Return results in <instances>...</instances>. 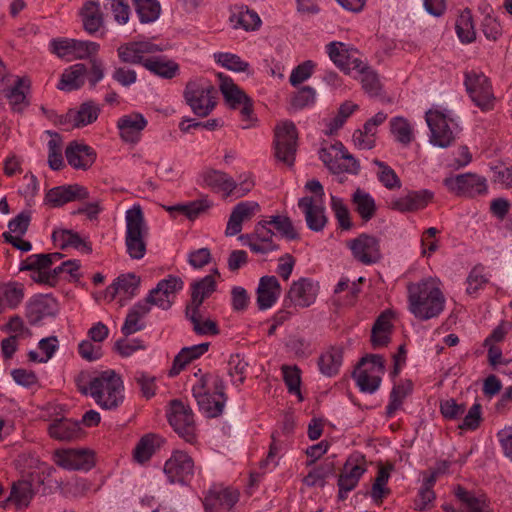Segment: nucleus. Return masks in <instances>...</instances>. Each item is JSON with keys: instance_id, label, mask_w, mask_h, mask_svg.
I'll return each instance as SVG.
<instances>
[{"instance_id": "1", "label": "nucleus", "mask_w": 512, "mask_h": 512, "mask_svg": "<svg viewBox=\"0 0 512 512\" xmlns=\"http://www.w3.org/2000/svg\"><path fill=\"white\" fill-rule=\"evenodd\" d=\"M408 310L419 321L438 317L445 308V296L433 278L407 286Z\"/></svg>"}, {"instance_id": "2", "label": "nucleus", "mask_w": 512, "mask_h": 512, "mask_svg": "<svg viewBox=\"0 0 512 512\" xmlns=\"http://www.w3.org/2000/svg\"><path fill=\"white\" fill-rule=\"evenodd\" d=\"M83 395H90L97 405L105 410L117 409L125 399L124 383L121 376L112 369L92 378L89 386H79Z\"/></svg>"}, {"instance_id": "3", "label": "nucleus", "mask_w": 512, "mask_h": 512, "mask_svg": "<svg viewBox=\"0 0 512 512\" xmlns=\"http://www.w3.org/2000/svg\"><path fill=\"white\" fill-rule=\"evenodd\" d=\"M217 89L208 80L200 78L187 82L184 99L193 113L199 117L208 116L215 108Z\"/></svg>"}, {"instance_id": "4", "label": "nucleus", "mask_w": 512, "mask_h": 512, "mask_svg": "<svg viewBox=\"0 0 512 512\" xmlns=\"http://www.w3.org/2000/svg\"><path fill=\"white\" fill-rule=\"evenodd\" d=\"M148 228L145 224L143 212L140 206H134L126 212V237L125 245L127 253L134 260L142 259L146 254L145 237Z\"/></svg>"}, {"instance_id": "5", "label": "nucleus", "mask_w": 512, "mask_h": 512, "mask_svg": "<svg viewBox=\"0 0 512 512\" xmlns=\"http://www.w3.org/2000/svg\"><path fill=\"white\" fill-rule=\"evenodd\" d=\"M464 76V85L473 103L482 111L492 110L495 97L489 78L476 71L465 72Z\"/></svg>"}, {"instance_id": "6", "label": "nucleus", "mask_w": 512, "mask_h": 512, "mask_svg": "<svg viewBox=\"0 0 512 512\" xmlns=\"http://www.w3.org/2000/svg\"><path fill=\"white\" fill-rule=\"evenodd\" d=\"M297 140V128L292 121H284L278 124L274 130L276 158L288 166H292L295 161Z\"/></svg>"}, {"instance_id": "7", "label": "nucleus", "mask_w": 512, "mask_h": 512, "mask_svg": "<svg viewBox=\"0 0 512 512\" xmlns=\"http://www.w3.org/2000/svg\"><path fill=\"white\" fill-rule=\"evenodd\" d=\"M168 422L174 431L186 442L193 443L196 438V426L192 410L182 401L174 399L167 412Z\"/></svg>"}, {"instance_id": "8", "label": "nucleus", "mask_w": 512, "mask_h": 512, "mask_svg": "<svg viewBox=\"0 0 512 512\" xmlns=\"http://www.w3.org/2000/svg\"><path fill=\"white\" fill-rule=\"evenodd\" d=\"M51 51L59 58L85 59L95 56L99 50V44L93 41H82L71 38H57L50 42Z\"/></svg>"}, {"instance_id": "9", "label": "nucleus", "mask_w": 512, "mask_h": 512, "mask_svg": "<svg viewBox=\"0 0 512 512\" xmlns=\"http://www.w3.org/2000/svg\"><path fill=\"white\" fill-rule=\"evenodd\" d=\"M53 460L66 470L89 471L95 466V454L88 449H57L53 453Z\"/></svg>"}, {"instance_id": "10", "label": "nucleus", "mask_w": 512, "mask_h": 512, "mask_svg": "<svg viewBox=\"0 0 512 512\" xmlns=\"http://www.w3.org/2000/svg\"><path fill=\"white\" fill-rule=\"evenodd\" d=\"M164 472L170 483L188 484L194 475V461L186 452L175 450L165 462Z\"/></svg>"}, {"instance_id": "11", "label": "nucleus", "mask_w": 512, "mask_h": 512, "mask_svg": "<svg viewBox=\"0 0 512 512\" xmlns=\"http://www.w3.org/2000/svg\"><path fill=\"white\" fill-rule=\"evenodd\" d=\"M364 462V456L351 455L348 457L338 476V500L344 501L347 498V493L356 488L361 477L366 472Z\"/></svg>"}, {"instance_id": "12", "label": "nucleus", "mask_w": 512, "mask_h": 512, "mask_svg": "<svg viewBox=\"0 0 512 512\" xmlns=\"http://www.w3.org/2000/svg\"><path fill=\"white\" fill-rule=\"evenodd\" d=\"M347 246L354 259L364 265L375 264L382 257L379 239L367 233H362L357 238L348 241Z\"/></svg>"}, {"instance_id": "13", "label": "nucleus", "mask_w": 512, "mask_h": 512, "mask_svg": "<svg viewBox=\"0 0 512 512\" xmlns=\"http://www.w3.org/2000/svg\"><path fill=\"white\" fill-rule=\"evenodd\" d=\"M426 122L430 129V142L440 148L449 147L455 140L454 133L449 126L452 119L440 111L429 110L426 112Z\"/></svg>"}, {"instance_id": "14", "label": "nucleus", "mask_w": 512, "mask_h": 512, "mask_svg": "<svg viewBox=\"0 0 512 512\" xmlns=\"http://www.w3.org/2000/svg\"><path fill=\"white\" fill-rule=\"evenodd\" d=\"M444 185L458 196L474 197L487 191L486 179L473 173L445 178Z\"/></svg>"}, {"instance_id": "15", "label": "nucleus", "mask_w": 512, "mask_h": 512, "mask_svg": "<svg viewBox=\"0 0 512 512\" xmlns=\"http://www.w3.org/2000/svg\"><path fill=\"white\" fill-rule=\"evenodd\" d=\"M164 48L150 41H132L120 45L117 54L121 62L127 64H141L144 66L148 54L162 52Z\"/></svg>"}, {"instance_id": "16", "label": "nucleus", "mask_w": 512, "mask_h": 512, "mask_svg": "<svg viewBox=\"0 0 512 512\" xmlns=\"http://www.w3.org/2000/svg\"><path fill=\"white\" fill-rule=\"evenodd\" d=\"M183 285L184 283L180 277L169 275L168 278L159 281L145 299L151 305L168 310L173 304L170 296L182 290Z\"/></svg>"}, {"instance_id": "17", "label": "nucleus", "mask_w": 512, "mask_h": 512, "mask_svg": "<svg viewBox=\"0 0 512 512\" xmlns=\"http://www.w3.org/2000/svg\"><path fill=\"white\" fill-rule=\"evenodd\" d=\"M316 296L317 289L313 281L303 277L291 284L284 299V306L285 308L292 306L306 308L315 302Z\"/></svg>"}, {"instance_id": "18", "label": "nucleus", "mask_w": 512, "mask_h": 512, "mask_svg": "<svg viewBox=\"0 0 512 512\" xmlns=\"http://www.w3.org/2000/svg\"><path fill=\"white\" fill-rule=\"evenodd\" d=\"M327 53L333 63L344 73L349 74L351 70L362 68L363 61L357 57L358 51L348 48L342 42H330L327 46Z\"/></svg>"}, {"instance_id": "19", "label": "nucleus", "mask_w": 512, "mask_h": 512, "mask_svg": "<svg viewBox=\"0 0 512 512\" xmlns=\"http://www.w3.org/2000/svg\"><path fill=\"white\" fill-rule=\"evenodd\" d=\"M192 394L195 398L199 410L204 412L207 417L214 418L222 414L225 400L217 399V397L207 389L206 376H202L197 384L192 388Z\"/></svg>"}, {"instance_id": "20", "label": "nucleus", "mask_w": 512, "mask_h": 512, "mask_svg": "<svg viewBox=\"0 0 512 512\" xmlns=\"http://www.w3.org/2000/svg\"><path fill=\"white\" fill-rule=\"evenodd\" d=\"M58 303L51 295H35L26 304L25 316L30 325H37L45 317L55 316Z\"/></svg>"}, {"instance_id": "21", "label": "nucleus", "mask_w": 512, "mask_h": 512, "mask_svg": "<svg viewBox=\"0 0 512 512\" xmlns=\"http://www.w3.org/2000/svg\"><path fill=\"white\" fill-rule=\"evenodd\" d=\"M89 198L86 187L79 184H69L53 187L45 195L46 204L51 207H61L72 201H82Z\"/></svg>"}, {"instance_id": "22", "label": "nucleus", "mask_w": 512, "mask_h": 512, "mask_svg": "<svg viewBox=\"0 0 512 512\" xmlns=\"http://www.w3.org/2000/svg\"><path fill=\"white\" fill-rule=\"evenodd\" d=\"M239 500V492L232 488H214L206 494L203 505L206 512H229Z\"/></svg>"}, {"instance_id": "23", "label": "nucleus", "mask_w": 512, "mask_h": 512, "mask_svg": "<svg viewBox=\"0 0 512 512\" xmlns=\"http://www.w3.org/2000/svg\"><path fill=\"white\" fill-rule=\"evenodd\" d=\"M48 434L58 441H76L83 437L84 431L79 421L69 418H55L48 426Z\"/></svg>"}, {"instance_id": "24", "label": "nucleus", "mask_w": 512, "mask_h": 512, "mask_svg": "<svg viewBox=\"0 0 512 512\" xmlns=\"http://www.w3.org/2000/svg\"><path fill=\"white\" fill-rule=\"evenodd\" d=\"M65 156L70 166L82 170L90 168L96 160V152L92 147L76 141L66 147Z\"/></svg>"}, {"instance_id": "25", "label": "nucleus", "mask_w": 512, "mask_h": 512, "mask_svg": "<svg viewBox=\"0 0 512 512\" xmlns=\"http://www.w3.org/2000/svg\"><path fill=\"white\" fill-rule=\"evenodd\" d=\"M147 126V120L140 113L124 115L117 121V128L123 141L135 143L139 140L142 130Z\"/></svg>"}, {"instance_id": "26", "label": "nucleus", "mask_w": 512, "mask_h": 512, "mask_svg": "<svg viewBox=\"0 0 512 512\" xmlns=\"http://www.w3.org/2000/svg\"><path fill=\"white\" fill-rule=\"evenodd\" d=\"M281 293V285L275 276L260 278L257 288V305L260 310L271 308Z\"/></svg>"}, {"instance_id": "27", "label": "nucleus", "mask_w": 512, "mask_h": 512, "mask_svg": "<svg viewBox=\"0 0 512 512\" xmlns=\"http://www.w3.org/2000/svg\"><path fill=\"white\" fill-rule=\"evenodd\" d=\"M298 206L305 214V221L308 228L314 232H320L327 224L325 208L314 204L312 197H302L298 201Z\"/></svg>"}, {"instance_id": "28", "label": "nucleus", "mask_w": 512, "mask_h": 512, "mask_svg": "<svg viewBox=\"0 0 512 512\" xmlns=\"http://www.w3.org/2000/svg\"><path fill=\"white\" fill-rule=\"evenodd\" d=\"M87 73L88 69L85 64H74L62 73L57 88L66 92L78 90L85 84Z\"/></svg>"}, {"instance_id": "29", "label": "nucleus", "mask_w": 512, "mask_h": 512, "mask_svg": "<svg viewBox=\"0 0 512 512\" xmlns=\"http://www.w3.org/2000/svg\"><path fill=\"white\" fill-rule=\"evenodd\" d=\"M209 345L210 344L206 342L182 348L173 360V365L169 370V376H177L186 365L206 353L209 349Z\"/></svg>"}, {"instance_id": "30", "label": "nucleus", "mask_w": 512, "mask_h": 512, "mask_svg": "<svg viewBox=\"0 0 512 512\" xmlns=\"http://www.w3.org/2000/svg\"><path fill=\"white\" fill-rule=\"evenodd\" d=\"M151 304L146 299L136 303L128 312L121 332L125 337L144 329L145 325L140 319L150 312Z\"/></svg>"}, {"instance_id": "31", "label": "nucleus", "mask_w": 512, "mask_h": 512, "mask_svg": "<svg viewBox=\"0 0 512 512\" xmlns=\"http://www.w3.org/2000/svg\"><path fill=\"white\" fill-rule=\"evenodd\" d=\"M83 28L89 34H95L104 24L103 13L97 1H86L81 8Z\"/></svg>"}, {"instance_id": "32", "label": "nucleus", "mask_w": 512, "mask_h": 512, "mask_svg": "<svg viewBox=\"0 0 512 512\" xmlns=\"http://www.w3.org/2000/svg\"><path fill=\"white\" fill-rule=\"evenodd\" d=\"M335 456L325 458L319 465L315 466L304 478L303 483L308 487H324L326 479L333 476L336 471Z\"/></svg>"}, {"instance_id": "33", "label": "nucleus", "mask_w": 512, "mask_h": 512, "mask_svg": "<svg viewBox=\"0 0 512 512\" xmlns=\"http://www.w3.org/2000/svg\"><path fill=\"white\" fill-rule=\"evenodd\" d=\"M216 290L213 275H207L191 284V303L186 308L200 309L204 300Z\"/></svg>"}, {"instance_id": "34", "label": "nucleus", "mask_w": 512, "mask_h": 512, "mask_svg": "<svg viewBox=\"0 0 512 512\" xmlns=\"http://www.w3.org/2000/svg\"><path fill=\"white\" fill-rule=\"evenodd\" d=\"M30 80L27 77H17L15 84L9 88L5 94L9 100L12 110L21 112L29 102L26 97V91L30 89Z\"/></svg>"}, {"instance_id": "35", "label": "nucleus", "mask_w": 512, "mask_h": 512, "mask_svg": "<svg viewBox=\"0 0 512 512\" xmlns=\"http://www.w3.org/2000/svg\"><path fill=\"white\" fill-rule=\"evenodd\" d=\"M211 207V202L207 199H199L190 201L183 204H177L173 206H163V208L170 213L172 217H176L177 214H183L189 220L193 221L198 218L201 214L206 212Z\"/></svg>"}, {"instance_id": "36", "label": "nucleus", "mask_w": 512, "mask_h": 512, "mask_svg": "<svg viewBox=\"0 0 512 512\" xmlns=\"http://www.w3.org/2000/svg\"><path fill=\"white\" fill-rule=\"evenodd\" d=\"M144 67L164 79L174 78L180 70L177 62L164 57H149L146 59Z\"/></svg>"}, {"instance_id": "37", "label": "nucleus", "mask_w": 512, "mask_h": 512, "mask_svg": "<svg viewBox=\"0 0 512 512\" xmlns=\"http://www.w3.org/2000/svg\"><path fill=\"white\" fill-rule=\"evenodd\" d=\"M351 201L354 205V210L363 221L368 222L375 216L377 210L376 203L369 193L357 188L352 194Z\"/></svg>"}, {"instance_id": "38", "label": "nucleus", "mask_w": 512, "mask_h": 512, "mask_svg": "<svg viewBox=\"0 0 512 512\" xmlns=\"http://www.w3.org/2000/svg\"><path fill=\"white\" fill-rule=\"evenodd\" d=\"M343 361L342 347H331L318 359V366L322 374L332 377L339 372Z\"/></svg>"}, {"instance_id": "39", "label": "nucleus", "mask_w": 512, "mask_h": 512, "mask_svg": "<svg viewBox=\"0 0 512 512\" xmlns=\"http://www.w3.org/2000/svg\"><path fill=\"white\" fill-rule=\"evenodd\" d=\"M203 179L207 186L225 192L226 196L232 195L237 188L236 181L222 171H206L203 175Z\"/></svg>"}, {"instance_id": "40", "label": "nucleus", "mask_w": 512, "mask_h": 512, "mask_svg": "<svg viewBox=\"0 0 512 512\" xmlns=\"http://www.w3.org/2000/svg\"><path fill=\"white\" fill-rule=\"evenodd\" d=\"M219 78L221 79L220 90L225 101L232 109L238 108L240 104L250 98L231 78L223 77L222 74H219Z\"/></svg>"}, {"instance_id": "41", "label": "nucleus", "mask_w": 512, "mask_h": 512, "mask_svg": "<svg viewBox=\"0 0 512 512\" xmlns=\"http://www.w3.org/2000/svg\"><path fill=\"white\" fill-rule=\"evenodd\" d=\"M392 328L388 312L381 313L373 324L371 330V344L373 348L386 346L390 338L387 335Z\"/></svg>"}, {"instance_id": "42", "label": "nucleus", "mask_w": 512, "mask_h": 512, "mask_svg": "<svg viewBox=\"0 0 512 512\" xmlns=\"http://www.w3.org/2000/svg\"><path fill=\"white\" fill-rule=\"evenodd\" d=\"M33 494L32 484L29 481H18L13 484L9 497L1 503V506L5 508L8 502H14L17 507H26Z\"/></svg>"}, {"instance_id": "43", "label": "nucleus", "mask_w": 512, "mask_h": 512, "mask_svg": "<svg viewBox=\"0 0 512 512\" xmlns=\"http://www.w3.org/2000/svg\"><path fill=\"white\" fill-rule=\"evenodd\" d=\"M141 279L134 273L123 274L107 288V291L114 297L118 291H123L128 294L129 298L136 294L140 286Z\"/></svg>"}, {"instance_id": "44", "label": "nucleus", "mask_w": 512, "mask_h": 512, "mask_svg": "<svg viewBox=\"0 0 512 512\" xmlns=\"http://www.w3.org/2000/svg\"><path fill=\"white\" fill-rule=\"evenodd\" d=\"M186 317L193 324V331L197 335H218L220 333L215 321L211 319L202 320L199 309L186 308Z\"/></svg>"}, {"instance_id": "45", "label": "nucleus", "mask_w": 512, "mask_h": 512, "mask_svg": "<svg viewBox=\"0 0 512 512\" xmlns=\"http://www.w3.org/2000/svg\"><path fill=\"white\" fill-rule=\"evenodd\" d=\"M390 132L395 140L403 146H408L414 139V132L409 121L401 116L390 120Z\"/></svg>"}, {"instance_id": "46", "label": "nucleus", "mask_w": 512, "mask_h": 512, "mask_svg": "<svg viewBox=\"0 0 512 512\" xmlns=\"http://www.w3.org/2000/svg\"><path fill=\"white\" fill-rule=\"evenodd\" d=\"M164 440L155 434L143 436L134 450V457L138 462H145L151 458L156 448H159Z\"/></svg>"}, {"instance_id": "47", "label": "nucleus", "mask_w": 512, "mask_h": 512, "mask_svg": "<svg viewBox=\"0 0 512 512\" xmlns=\"http://www.w3.org/2000/svg\"><path fill=\"white\" fill-rule=\"evenodd\" d=\"M230 21L234 23L235 28L241 27L246 31H255L261 25L259 15L248 7H240L237 13L230 16Z\"/></svg>"}, {"instance_id": "48", "label": "nucleus", "mask_w": 512, "mask_h": 512, "mask_svg": "<svg viewBox=\"0 0 512 512\" xmlns=\"http://www.w3.org/2000/svg\"><path fill=\"white\" fill-rule=\"evenodd\" d=\"M413 389V384L410 380H407L406 383L394 385L390 392V400L389 404L386 407V416L392 417L395 412L401 408L404 399L411 394Z\"/></svg>"}, {"instance_id": "49", "label": "nucleus", "mask_w": 512, "mask_h": 512, "mask_svg": "<svg viewBox=\"0 0 512 512\" xmlns=\"http://www.w3.org/2000/svg\"><path fill=\"white\" fill-rule=\"evenodd\" d=\"M141 23H151L158 19L161 6L157 0H132Z\"/></svg>"}, {"instance_id": "50", "label": "nucleus", "mask_w": 512, "mask_h": 512, "mask_svg": "<svg viewBox=\"0 0 512 512\" xmlns=\"http://www.w3.org/2000/svg\"><path fill=\"white\" fill-rule=\"evenodd\" d=\"M100 108L93 101H87L74 110V128H82L98 119Z\"/></svg>"}, {"instance_id": "51", "label": "nucleus", "mask_w": 512, "mask_h": 512, "mask_svg": "<svg viewBox=\"0 0 512 512\" xmlns=\"http://www.w3.org/2000/svg\"><path fill=\"white\" fill-rule=\"evenodd\" d=\"M455 28L461 42L471 43L476 39L473 18L469 9H465L460 14L456 21Z\"/></svg>"}, {"instance_id": "52", "label": "nucleus", "mask_w": 512, "mask_h": 512, "mask_svg": "<svg viewBox=\"0 0 512 512\" xmlns=\"http://www.w3.org/2000/svg\"><path fill=\"white\" fill-rule=\"evenodd\" d=\"M51 136L48 141V164L52 170L58 171L64 167V161L62 157V139L57 132L47 131Z\"/></svg>"}, {"instance_id": "53", "label": "nucleus", "mask_w": 512, "mask_h": 512, "mask_svg": "<svg viewBox=\"0 0 512 512\" xmlns=\"http://www.w3.org/2000/svg\"><path fill=\"white\" fill-rule=\"evenodd\" d=\"M0 292L10 309H16L24 299V285L18 282H8L0 285Z\"/></svg>"}, {"instance_id": "54", "label": "nucleus", "mask_w": 512, "mask_h": 512, "mask_svg": "<svg viewBox=\"0 0 512 512\" xmlns=\"http://www.w3.org/2000/svg\"><path fill=\"white\" fill-rule=\"evenodd\" d=\"M283 380L285 385L287 386L288 392L290 394H295L299 401H303L304 398L302 396L300 385H301V376L300 369L297 366H288L283 365L282 368Z\"/></svg>"}, {"instance_id": "55", "label": "nucleus", "mask_w": 512, "mask_h": 512, "mask_svg": "<svg viewBox=\"0 0 512 512\" xmlns=\"http://www.w3.org/2000/svg\"><path fill=\"white\" fill-rule=\"evenodd\" d=\"M356 71L362 75L361 83L363 90L371 97L378 96L381 90V84L377 74L364 63L362 64V68Z\"/></svg>"}, {"instance_id": "56", "label": "nucleus", "mask_w": 512, "mask_h": 512, "mask_svg": "<svg viewBox=\"0 0 512 512\" xmlns=\"http://www.w3.org/2000/svg\"><path fill=\"white\" fill-rule=\"evenodd\" d=\"M269 224L273 225L279 234L287 240H299L300 235L295 229L292 220L287 216H272Z\"/></svg>"}, {"instance_id": "57", "label": "nucleus", "mask_w": 512, "mask_h": 512, "mask_svg": "<svg viewBox=\"0 0 512 512\" xmlns=\"http://www.w3.org/2000/svg\"><path fill=\"white\" fill-rule=\"evenodd\" d=\"M373 164L379 167L378 179L387 189L392 190L401 187L399 177L390 166L378 159H374Z\"/></svg>"}, {"instance_id": "58", "label": "nucleus", "mask_w": 512, "mask_h": 512, "mask_svg": "<svg viewBox=\"0 0 512 512\" xmlns=\"http://www.w3.org/2000/svg\"><path fill=\"white\" fill-rule=\"evenodd\" d=\"M52 239L55 243H59L60 249L64 250L67 247L79 249L82 244V238L77 232L72 230H58L52 234Z\"/></svg>"}, {"instance_id": "59", "label": "nucleus", "mask_w": 512, "mask_h": 512, "mask_svg": "<svg viewBox=\"0 0 512 512\" xmlns=\"http://www.w3.org/2000/svg\"><path fill=\"white\" fill-rule=\"evenodd\" d=\"M217 63L228 70L235 72H245L249 68V63L243 61L238 55L232 53H217L214 55Z\"/></svg>"}, {"instance_id": "60", "label": "nucleus", "mask_w": 512, "mask_h": 512, "mask_svg": "<svg viewBox=\"0 0 512 512\" xmlns=\"http://www.w3.org/2000/svg\"><path fill=\"white\" fill-rule=\"evenodd\" d=\"M353 378L356 380L360 391L370 394L378 390L381 384L380 376H370L366 370L354 371Z\"/></svg>"}, {"instance_id": "61", "label": "nucleus", "mask_w": 512, "mask_h": 512, "mask_svg": "<svg viewBox=\"0 0 512 512\" xmlns=\"http://www.w3.org/2000/svg\"><path fill=\"white\" fill-rule=\"evenodd\" d=\"M331 208L335 214V217L339 223V226L343 230H349L352 227L350 220V212L347 206L344 204L341 198L331 196Z\"/></svg>"}, {"instance_id": "62", "label": "nucleus", "mask_w": 512, "mask_h": 512, "mask_svg": "<svg viewBox=\"0 0 512 512\" xmlns=\"http://www.w3.org/2000/svg\"><path fill=\"white\" fill-rule=\"evenodd\" d=\"M316 100V91L310 86H303L291 99V106L294 109L301 110L314 104Z\"/></svg>"}, {"instance_id": "63", "label": "nucleus", "mask_w": 512, "mask_h": 512, "mask_svg": "<svg viewBox=\"0 0 512 512\" xmlns=\"http://www.w3.org/2000/svg\"><path fill=\"white\" fill-rule=\"evenodd\" d=\"M50 269V258L45 254H33L23 260L20 271H40Z\"/></svg>"}, {"instance_id": "64", "label": "nucleus", "mask_w": 512, "mask_h": 512, "mask_svg": "<svg viewBox=\"0 0 512 512\" xmlns=\"http://www.w3.org/2000/svg\"><path fill=\"white\" fill-rule=\"evenodd\" d=\"M315 64L312 60H306L297 65L291 72L289 82L296 87L311 77Z\"/></svg>"}]
</instances>
